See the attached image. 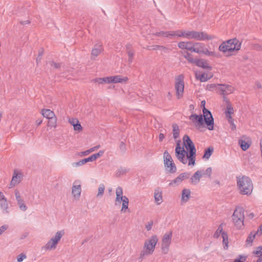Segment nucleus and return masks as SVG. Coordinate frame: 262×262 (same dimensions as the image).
I'll return each mask as SVG.
<instances>
[{"instance_id": "5701e85b", "label": "nucleus", "mask_w": 262, "mask_h": 262, "mask_svg": "<svg viewBox=\"0 0 262 262\" xmlns=\"http://www.w3.org/2000/svg\"><path fill=\"white\" fill-rule=\"evenodd\" d=\"M194 42L192 41H180L178 47L182 50H186L192 52Z\"/></svg>"}, {"instance_id": "49530a36", "label": "nucleus", "mask_w": 262, "mask_h": 262, "mask_svg": "<svg viewBox=\"0 0 262 262\" xmlns=\"http://www.w3.org/2000/svg\"><path fill=\"white\" fill-rule=\"evenodd\" d=\"M100 145H97V146H95V147H92V148H90V149H88V150H86V151H84L82 152V153H81V154H82V155L83 156H86V155H88V154H89L90 153H91V152H93V151H94L96 150V149H97L99 148H100Z\"/></svg>"}, {"instance_id": "5fc2aeb1", "label": "nucleus", "mask_w": 262, "mask_h": 262, "mask_svg": "<svg viewBox=\"0 0 262 262\" xmlns=\"http://www.w3.org/2000/svg\"><path fill=\"white\" fill-rule=\"evenodd\" d=\"M9 226L7 224H4L0 227V236L2 235L8 229Z\"/></svg>"}, {"instance_id": "58836bf2", "label": "nucleus", "mask_w": 262, "mask_h": 262, "mask_svg": "<svg viewBox=\"0 0 262 262\" xmlns=\"http://www.w3.org/2000/svg\"><path fill=\"white\" fill-rule=\"evenodd\" d=\"M213 151L212 147H209L205 150L203 158L205 159H209Z\"/></svg>"}, {"instance_id": "4d7b16f0", "label": "nucleus", "mask_w": 262, "mask_h": 262, "mask_svg": "<svg viewBox=\"0 0 262 262\" xmlns=\"http://www.w3.org/2000/svg\"><path fill=\"white\" fill-rule=\"evenodd\" d=\"M95 160H96V159H95L94 155H92V156H91L90 157H89L87 158L84 159V162H85V163L89 162H92V161H94Z\"/></svg>"}, {"instance_id": "09e8293b", "label": "nucleus", "mask_w": 262, "mask_h": 262, "mask_svg": "<svg viewBox=\"0 0 262 262\" xmlns=\"http://www.w3.org/2000/svg\"><path fill=\"white\" fill-rule=\"evenodd\" d=\"M247 256L239 255L234 260L233 262H245Z\"/></svg>"}, {"instance_id": "8fccbe9b", "label": "nucleus", "mask_w": 262, "mask_h": 262, "mask_svg": "<svg viewBox=\"0 0 262 262\" xmlns=\"http://www.w3.org/2000/svg\"><path fill=\"white\" fill-rule=\"evenodd\" d=\"M228 122L230 124L231 128L232 130H234L236 129V125L234 123V120L232 118V117H230L229 118H227Z\"/></svg>"}, {"instance_id": "9b49d317", "label": "nucleus", "mask_w": 262, "mask_h": 262, "mask_svg": "<svg viewBox=\"0 0 262 262\" xmlns=\"http://www.w3.org/2000/svg\"><path fill=\"white\" fill-rule=\"evenodd\" d=\"M163 161L165 170L170 173H174L177 171V167L169 152L165 150L163 153Z\"/></svg>"}, {"instance_id": "f8f14e48", "label": "nucleus", "mask_w": 262, "mask_h": 262, "mask_svg": "<svg viewBox=\"0 0 262 262\" xmlns=\"http://www.w3.org/2000/svg\"><path fill=\"white\" fill-rule=\"evenodd\" d=\"M184 82L183 75H179L176 79L175 89L176 95L178 99L182 97L184 92Z\"/></svg>"}, {"instance_id": "dca6fc26", "label": "nucleus", "mask_w": 262, "mask_h": 262, "mask_svg": "<svg viewBox=\"0 0 262 262\" xmlns=\"http://www.w3.org/2000/svg\"><path fill=\"white\" fill-rule=\"evenodd\" d=\"M81 193V182L78 181H75L73 184L72 188V193L74 199L78 200L79 199Z\"/></svg>"}, {"instance_id": "c85d7f7f", "label": "nucleus", "mask_w": 262, "mask_h": 262, "mask_svg": "<svg viewBox=\"0 0 262 262\" xmlns=\"http://www.w3.org/2000/svg\"><path fill=\"white\" fill-rule=\"evenodd\" d=\"M41 114L44 117L48 119L55 116L54 113L49 109H42L41 110Z\"/></svg>"}, {"instance_id": "f3484780", "label": "nucleus", "mask_w": 262, "mask_h": 262, "mask_svg": "<svg viewBox=\"0 0 262 262\" xmlns=\"http://www.w3.org/2000/svg\"><path fill=\"white\" fill-rule=\"evenodd\" d=\"M22 179L23 174L20 172H17L15 170L10 184L9 188H13L18 184L21 181Z\"/></svg>"}, {"instance_id": "c9c22d12", "label": "nucleus", "mask_w": 262, "mask_h": 262, "mask_svg": "<svg viewBox=\"0 0 262 262\" xmlns=\"http://www.w3.org/2000/svg\"><path fill=\"white\" fill-rule=\"evenodd\" d=\"M234 111L233 108L231 104L229 103L227 105V110L225 111V114L227 118H229L231 117V115L233 114Z\"/></svg>"}, {"instance_id": "4be33fe9", "label": "nucleus", "mask_w": 262, "mask_h": 262, "mask_svg": "<svg viewBox=\"0 0 262 262\" xmlns=\"http://www.w3.org/2000/svg\"><path fill=\"white\" fill-rule=\"evenodd\" d=\"M191 196V191L188 188H184L182 190L181 204H184L186 203L190 199Z\"/></svg>"}, {"instance_id": "774afa93", "label": "nucleus", "mask_w": 262, "mask_h": 262, "mask_svg": "<svg viewBox=\"0 0 262 262\" xmlns=\"http://www.w3.org/2000/svg\"><path fill=\"white\" fill-rule=\"evenodd\" d=\"M6 199H7L6 198V197L5 196L4 194L2 192L0 191V202L4 201Z\"/></svg>"}, {"instance_id": "7c9ffc66", "label": "nucleus", "mask_w": 262, "mask_h": 262, "mask_svg": "<svg viewBox=\"0 0 262 262\" xmlns=\"http://www.w3.org/2000/svg\"><path fill=\"white\" fill-rule=\"evenodd\" d=\"M172 127L173 137L174 139H177L179 137L180 135V129L179 126L177 124L173 123L172 125Z\"/></svg>"}, {"instance_id": "20e7f679", "label": "nucleus", "mask_w": 262, "mask_h": 262, "mask_svg": "<svg viewBox=\"0 0 262 262\" xmlns=\"http://www.w3.org/2000/svg\"><path fill=\"white\" fill-rule=\"evenodd\" d=\"M233 224L237 229L243 228L244 226L245 214L244 209L240 206H236L232 215Z\"/></svg>"}, {"instance_id": "69168bd1", "label": "nucleus", "mask_w": 262, "mask_h": 262, "mask_svg": "<svg viewBox=\"0 0 262 262\" xmlns=\"http://www.w3.org/2000/svg\"><path fill=\"white\" fill-rule=\"evenodd\" d=\"M256 232L258 233V236H259L262 234V225L258 227Z\"/></svg>"}, {"instance_id": "a878e982", "label": "nucleus", "mask_w": 262, "mask_h": 262, "mask_svg": "<svg viewBox=\"0 0 262 262\" xmlns=\"http://www.w3.org/2000/svg\"><path fill=\"white\" fill-rule=\"evenodd\" d=\"M154 199L157 205H160L162 202V191L160 188H158L155 190Z\"/></svg>"}, {"instance_id": "bf43d9fd", "label": "nucleus", "mask_w": 262, "mask_h": 262, "mask_svg": "<svg viewBox=\"0 0 262 262\" xmlns=\"http://www.w3.org/2000/svg\"><path fill=\"white\" fill-rule=\"evenodd\" d=\"M43 49H41L39 51L38 56L36 58L37 63H38V62L40 61V60L41 59V57L43 55Z\"/></svg>"}, {"instance_id": "79ce46f5", "label": "nucleus", "mask_w": 262, "mask_h": 262, "mask_svg": "<svg viewBox=\"0 0 262 262\" xmlns=\"http://www.w3.org/2000/svg\"><path fill=\"white\" fill-rule=\"evenodd\" d=\"M105 190V186L103 184H100L99 185L98 189V193L97 194V197H101L104 193V191Z\"/></svg>"}, {"instance_id": "1a4fd4ad", "label": "nucleus", "mask_w": 262, "mask_h": 262, "mask_svg": "<svg viewBox=\"0 0 262 262\" xmlns=\"http://www.w3.org/2000/svg\"><path fill=\"white\" fill-rule=\"evenodd\" d=\"M192 52H195L198 54H203L209 56H213L215 57H219V54L214 51H210L207 48H206L204 43L196 42H194Z\"/></svg>"}, {"instance_id": "a19ab883", "label": "nucleus", "mask_w": 262, "mask_h": 262, "mask_svg": "<svg viewBox=\"0 0 262 262\" xmlns=\"http://www.w3.org/2000/svg\"><path fill=\"white\" fill-rule=\"evenodd\" d=\"M238 143L240 145L241 148L244 151L248 149L249 147V144L244 140H239Z\"/></svg>"}, {"instance_id": "0e129e2a", "label": "nucleus", "mask_w": 262, "mask_h": 262, "mask_svg": "<svg viewBox=\"0 0 262 262\" xmlns=\"http://www.w3.org/2000/svg\"><path fill=\"white\" fill-rule=\"evenodd\" d=\"M104 153V151L103 150H100L98 153L93 154L96 160L99 158V157L101 156Z\"/></svg>"}, {"instance_id": "4c0bfd02", "label": "nucleus", "mask_w": 262, "mask_h": 262, "mask_svg": "<svg viewBox=\"0 0 262 262\" xmlns=\"http://www.w3.org/2000/svg\"><path fill=\"white\" fill-rule=\"evenodd\" d=\"M57 118L55 116L53 118L49 119L48 125L51 128H55L56 127Z\"/></svg>"}, {"instance_id": "2eb2a0df", "label": "nucleus", "mask_w": 262, "mask_h": 262, "mask_svg": "<svg viewBox=\"0 0 262 262\" xmlns=\"http://www.w3.org/2000/svg\"><path fill=\"white\" fill-rule=\"evenodd\" d=\"M235 91V88L231 85L227 84H220L219 87V93L224 96L232 94Z\"/></svg>"}, {"instance_id": "3c124183", "label": "nucleus", "mask_w": 262, "mask_h": 262, "mask_svg": "<svg viewBox=\"0 0 262 262\" xmlns=\"http://www.w3.org/2000/svg\"><path fill=\"white\" fill-rule=\"evenodd\" d=\"M73 127H74V130L77 131L78 133H79L82 130V127L79 121L78 122V123H77L76 124H75V125L73 126Z\"/></svg>"}, {"instance_id": "c756f323", "label": "nucleus", "mask_w": 262, "mask_h": 262, "mask_svg": "<svg viewBox=\"0 0 262 262\" xmlns=\"http://www.w3.org/2000/svg\"><path fill=\"white\" fill-rule=\"evenodd\" d=\"M172 36H177L178 37H183L185 38V30L170 31V37Z\"/></svg>"}, {"instance_id": "473e14b6", "label": "nucleus", "mask_w": 262, "mask_h": 262, "mask_svg": "<svg viewBox=\"0 0 262 262\" xmlns=\"http://www.w3.org/2000/svg\"><path fill=\"white\" fill-rule=\"evenodd\" d=\"M182 54L183 55L184 58L186 59L189 62L194 64L195 61V59L193 58V56L191 54L186 51L182 52Z\"/></svg>"}, {"instance_id": "c03bdc74", "label": "nucleus", "mask_w": 262, "mask_h": 262, "mask_svg": "<svg viewBox=\"0 0 262 262\" xmlns=\"http://www.w3.org/2000/svg\"><path fill=\"white\" fill-rule=\"evenodd\" d=\"M219 85H220V84H216V83H212V84H208L207 85L206 89L210 91H213V90H216L219 92Z\"/></svg>"}, {"instance_id": "b1692460", "label": "nucleus", "mask_w": 262, "mask_h": 262, "mask_svg": "<svg viewBox=\"0 0 262 262\" xmlns=\"http://www.w3.org/2000/svg\"><path fill=\"white\" fill-rule=\"evenodd\" d=\"M108 78L106 79L107 80V83H122L123 82H125L127 80V77H121L120 76H109L107 77Z\"/></svg>"}, {"instance_id": "0eeeda50", "label": "nucleus", "mask_w": 262, "mask_h": 262, "mask_svg": "<svg viewBox=\"0 0 262 262\" xmlns=\"http://www.w3.org/2000/svg\"><path fill=\"white\" fill-rule=\"evenodd\" d=\"M185 38L188 39H195L197 40H210L215 38V36L208 35L204 32L185 30Z\"/></svg>"}, {"instance_id": "72a5a7b5", "label": "nucleus", "mask_w": 262, "mask_h": 262, "mask_svg": "<svg viewBox=\"0 0 262 262\" xmlns=\"http://www.w3.org/2000/svg\"><path fill=\"white\" fill-rule=\"evenodd\" d=\"M223 233H226V232H225L224 230H223V225L221 224L220 225L217 229H216V231L215 232L214 235H213V237L214 238H219L221 235H222V236H223Z\"/></svg>"}, {"instance_id": "603ef678", "label": "nucleus", "mask_w": 262, "mask_h": 262, "mask_svg": "<svg viewBox=\"0 0 262 262\" xmlns=\"http://www.w3.org/2000/svg\"><path fill=\"white\" fill-rule=\"evenodd\" d=\"M127 53L128 56V61L129 63H130L133 62V56L134 55V52L132 50H128Z\"/></svg>"}, {"instance_id": "13d9d810", "label": "nucleus", "mask_w": 262, "mask_h": 262, "mask_svg": "<svg viewBox=\"0 0 262 262\" xmlns=\"http://www.w3.org/2000/svg\"><path fill=\"white\" fill-rule=\"evenodd\" d=\"M79 120L76 118H70L69 119V122L73 126L75 125V124L78 123Z\"/></svg>"}, {"instance_id": "ea45409f", "label": "nucleus", "mask_w": 262, "mask_h": 262, "mask_svg": "<svg viewBox=\"0 0 262 262\" xmlns=\"http://www.w3.org/2000/svg\"><path fill=\"white\" fill-rule=\"evenodd\" d=\"M128 171V169L123 167H120L116 172V176L117 177H119L122 175L125 174Z\"/></svg>"}, {"instance_id": "39448f33", "label": "nucleus", "mask_w": 262, "mask_h": 262, "mask_svg": "<svg viewBox=\"0 0 262 262\" xmlns=\"http://www.w3.org/2000/svg\"><path fill=\"white\" fill-rule=\"evenodd\" d=\"M241 43L236 38H233L224 41L219 46V50L223 53L238 51L241 49Z\"/></svg>"}, {"instance_id": "f257e3e1", "label": "nucleus", "mask_w": 262, "mask_h": 262, "mask_svg": "<svg viewBox=\"0 0 262 262\" xmlns=\"http://www.w3.org/2000/svg\"><path fill=\"white\" fill-rule=\"evenodd\" d=\"M236 184L239 193L242 195H249L253 190V184L251 179L246 176L236 177Z\"/></svg>"}, {"instance_id": "a18cd8bd", "label": "nucleus", "mask_w": 262, "mask_h": 262, "mask_svg": "<svg viewBox=\"0 0 262 262\" xmlns=\"http://www.w3.org/2000/svg\"><path fill=\"white\" fill-rule=\"evenodd\" d=\"M253 253L257 257L262 256V246L257 247Z\"/></svg>"}, {"instance_id": "a211bd4d", "label": "nucleus", "mask_w": 262, "mask_h": 262, "mask_svg": "<svg viewBox=\"0 0 262 262\" xmlns=\"http://www.w3.org/2000/svg\"><path fill=\"white\" fill-rule=\"evenodd\" d=\"M190 177V173L184 172L180 174L175 179L172 180L170 183V186L180 184L184 180L188 179Z\"/></svg>"}, {"instance_id": "393cba45", "label": "nucleus", "mask_w": 262, "mask_h": 262, "mask_svg": "<svg viewBox=\"0 0 262 262\" xmlns=\"http://www.w3.org/2000/svg\"><path fill=\"white\" fill-rule=\"evenodd\" d=\"M194 64H196L199 67H201L204 69H207V70H211V67H210L207 61L206 60H204V59H195V61Z\"/></svg>"}, {"instance_id": "ddd939ff", "label": "nucleus", "mask_w": 262, "mask_h": 262, "mask_svg": "<svg viewBox=\"0 0 262 262\" xmlns=\"http://www.w3.org/2000/svg\"><path fill=\"white\" fill-rule=\"evenodd\" d=\"M172 232L165 233L162 240L161 250L164 254H167L169 251V247L171 244Z\"/></svg>"}, {"instance_id": "6e6d98bb", "label": "nucleus", "mask_w": 262, "mask_h": 262, "mask_svg": "<svg viewBox=\"0 0 262 262\" xmlns=\"http://www.w3.org/2000/svg\"><path fill=\"white\" fill-rule=\"evenodd\" d=\"M202 171L203 172V175L206 174L208 177H209V178L211 177V173H212V168L211 167L207 168L206 169V170H205V171Z\"/></svg>"}, {"instance_id": "bb28decb", "label": "nucleus", "mask_w": 262, "mask_h": 262, "mask_svg": "<svg viewBox=\"0 0 262 262\" xmlns=\"http://www.w3.org/2000/svg\"><path fill=\"white\" fill-rule=\"evenodd\" d=\"M203 176V172L201 170H198L190 178L191 183L193 184H198L200 180V178Z\"/></svg>"}, {"instance_id": "9d476101", "label": "nucleus", "mask_w": 262, "mask_h": 262, "mask_svg": "<svg viewBox=\"0 0 262 262\" xmlns=\"http://www.w3.org/2000/svg\"><path fill=\"white\" fill-rule=\"evenodd\" d=\"M175 153L176 158L183 164H185L189 163L188 152L184 149L183 147L181 146L180 140L177 141Z\"/></svg>"}, {"instance_id": "e433bc0d", "label": "nucleus", "mask_w": 262, "mask_h": 262, "mask_svg": "<svg viewBox=\"0 0 262 262\" xmlns=\"http://www.w3.org/2000/svg\"><path fill=\"white\" fill-rule=\"evenodd\" d=\"M223 244L224 248L227 249L228 248V235L227 233H223Z\"/></svg>"}, {"instance_id": "aec40b11", "label": "nucleus", "mask_w": 262, "mask_h": 262, "mask_svg": "<svg viewBox=\"0 0 262 262\" xmlns=\"http://www.w3.org/2000/svg\"><path fill=\"white\" fill-rule=\"evenodd\" d=\"M189 119L193 123L196 127L201 126L204 123V120L202 115H198L192 114L189 116Z\"/></svg>"}, {"instance_id": "412c9836", "label": "nucleus", "mask_w": 262, "mask_h": 262, "mask_svg": "<svg viewBox=\"0 0 262 262\" xmlns=\"http://www.w3.org/2000/svg\"><path fill=\"white\" fill-rule=\"evenodd\" d=\"M15 195L19 209L23 211H25L26 210H27V207L25 204L24 200L21 198V196L18 190H15Z\"/></svg>"}, {"instance_id": "338daca9", "label": "nucleus", "mask_w": 262, "mask_h": 262, "mask_svg": "<svg viewBox=\"0 0 262 262\" xmlns=\"http://www.w3.org/2000/svg\"><path fill=\"white\" fill-rule=\"evenodd\" d=\"M160 50L162 52L167 53V52H168L169 49L167 48L162 46V48H161V50Z\"/></svg>"}, {"instance_id": "7ed1b4c3", "label": "nucleus", "mask_w": 262, "mask_h": 262, "mask_svg": "<svg viewBox=\"0 0 262 262\" xmlns=\"http://www.w3.org/2000/svg\"><path fill=\"white\" fill-rule=\"evenodd\" d=\"M184 145L188 151V158H189L188 165H194L195 163L196 149L190 139V137L185 135L183 138Z\"/></svg>"}, {"instance_id": "4468645a", "label": "nucleus", "mask_w": 262, "mask_h": 262, "mask_svg": "<svg viewBox=\"0 0 262 262\" xmlns=\"http://www.w3.org/2000/svg\"><path fill=\"white\" fill-rule=\"evenodd\" d=\"M203 116L205 123L210 130L213 129L214 119L211 112L204 107L203 109Z\"/></svg>"}, {"instance_id": "6ab92c4d", "label": "nucleus", "mask_w": 262, "mask_h": 262, "mask_svg": "<svg viewBox=\"0 0 262 262\" xmlns=\"http://www.w3.org/2000/svg\"><path fill=\"white\" fill-rule=\"evenodd\" d=\"M103 50L102 43L98 42L96 43L92 50V59L95 60V58L98 56Z\"/></svg>"}, {"instance_id": "f704fd0d", "label": "nucleus", "mask_w": 262, "mask_h": 262, "mask_svg": "<svg viewBox=\"0 0 262 262\" xmlns=\"http://www.w3.org/2000/svg\"><path fill=\"white\" fill-rule=\"evenodd\" d=\"M256 235L258 236V233L256 231L251 232L247 238L246 242L248 244H252Z\"/></svg>"}, {"instance_id": "e2e57ef3", "label": "nucleus", "mask_w": 262, "mask_h": 262, "mask_svg": "<svg viewBox=\"0 0 262 262\" xmlns=\"http://www.w3.org/2000/svg\"><path fill=\"white\" fill-rule=\"evenodd\" d=\"M51 66L55 68V69H58L60 67V64L59 63H55L54 62H51L50 63Z\"/></svg>"}, {"instance_id": "052dcab7", "label": "nucleus", "mask_w": 262, "mask_h": 262, "mask_svg": "<svg viewBox=\"0 0 262 262\" xmlns=\"http://www.w3.org/2000/svg\"><path fill=\"white\" fill-rule=\"evenodd\" d=\"M152 225H153V221H150L148 222L145 226V228H146V230L147 231H150L151 229Z\"/></svg>"}, {"instance_id": "423d86ee", "label": "nucleus", "mask_w": 262, "mask_h": 262, "mask_svg": "<svg viewBox=\"0 0 262 262\" xmlns=\"http://www.w3.org/2000/svg\"><path fill=\"white\" fill-rule=\"evenodd\" d=\"M64 234L65 232L64 230L58 231L56 232L55 234L41 247V250L44 251H50L55 249L58 243Z\"/></svg>"}, {"instance_id": "864d4df0", "label": "nucleus", "mask_w": 262, "mask_h": 262, "mask_svg": "<svg viewBox=\"0 0 262 262\" xmlns=\"http://www.w3.org/2000/svg\"><path fill=\"white\" fill-rule=\"evenodd\" d=\"M26 258H27V255L25 254L22 253L19 254L17 256V262H22Z\"/></svg>"}, {"instance_id": "f03ea898", "label": "nucleus", "mask_w": 262, "mask_h": 262, "mask_svg": "<svg viewBox=\"0 0 262 262\" xmlns=\"http://www.w3.org/2000/svg\"><path fill=\"white\" fill-rule=\"evenodd\" d=\"M158 242V238L156 235H152L149 238L146 239L140 253V258H144L151 255L155 251Z\"/></svg>"}, {"instance_id": "de8ad7c7", "label": "nucleus", "mask_w": 262, "mask_h": 262, "mask_svg": "<svg viewBox=\"0 0 262 262\" xmlns=\"http://www.w3.org/2000/svg\"><path fill=\"white\" fill-rule=\"evenodd\" d=\"M108 77H103V78H98L94 79L93 81L95 82H98L99 84H102L103 83H107V80L106 79H107Z\"/></svg>"}, {"instance_id": "cd10ccee", "label": "nucleus", "mask_w": 262, "mask_h": 262, "mask_svg": "<svg viewBox=\"0 0 262 262\" xmlns=\"http://www.w3.org/2000/svg\"><path fill=\"white\" fill-rule=\"evenodd\" d=\"M195 75L196 78L201 82H206L210 78V77L208 76L207 74L205 73L196 72Z\"/></svg>"}, {"instance_id": "6e6552de", "label": "nucleus", "mask_w": 262, "mask_h": 262, "mask_svg": "<svg viewBox=\"0 0 262 262\" xmlns=\"http://www.w3.org/2000/svg\"><path fill=\"white\" fill-rule=\"evenodd\" d=\"M123 189L121 187L118 186L116 189V198L115 199V203L117 205V203H121L122 202V205L121 211L125 212L128 209L129 200L128 198L125 195H123Z\"/></svg>"}, {"instance_id": "2f4dec72", "label": "nucleus", "mask_w": 262, "mask_h": 262, "mask_svg": "<svg viewBox=\"0 0 262 262\" xmlns=\"http://www.w3.org/2000/svg\"><path fill=\"white\" fill-rule=\"evenodd\" d=\"M0 207L2 210L3 213H8L9 210H8V204L7 203V199L0 202Z\"/></svg>"}, {"instance_id": "37998d69", "label": "nucleus", "mask_w": 262, "mask_h": 262, "mask_svg": "<svg viewBox=\"0 0 262 262\" xmlns=\"http://www.w3.org/2000/svg\"><path fill=\"white\" fill-rule=\"evenodd\" d=\"M170 31H168V32L160 31V32H156L155 33H154L153 34L154 35H156L157 36H162L164 37H170Z\"/></svg>"}, {"instance_id": "680f3d73", "label": "nucleus", "mask_w": 262, "mask_h": 262, "mask_svg": "<svg viewBox=\"0 0 262 262\" xmlns=\"http://www.w3.org/2000/svg\"><path fill=\"white\" fill-rule=\"evenodd\" d=\"M85 164V162H84V159L81 160L79 161L78 162H75L73 163V166L75 167H78L81 166Z\"/></svg>"}]
</instances>
